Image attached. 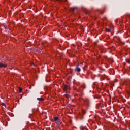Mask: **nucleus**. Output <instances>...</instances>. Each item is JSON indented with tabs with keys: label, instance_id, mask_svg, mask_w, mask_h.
Masks as SVG:
<instances>
[{
	"label": "nucleus",
	"instance_id": "obj_1",
	"mask_svg": "<svg viewBox=\"0 0 130 130\" xmlns=\"http://www.w3.org/2000/svg\"><path fill=\"white\" fill-rule=\"evenodd\" d=\"M54 121H55V123H57L58 126H59V125L60 124V123H61V121L59 120V118H58V117H55Z\"/></svg>",
	"mask_w": 130,
	"mask_h": 130
},
{
	"label": "nucleus",
	"instance_id": "obj_2",
	"mask_svg": "<svg viewBox=\"0 0 130 130\" xmlns=\"http://www.w3.org/2000/svg\"><path fill=\"white\" fill-rule=\"evenodd\" d=\"M84 105H85L86 107H88L90 105V101H89V99H85L84 100Z\"/></svg>",
	"mask_w": 130,
	"mask_h": 130
},
{
	"label": "nucleus",
	"instance_id": "obj_3",
	"mask_svg": "<svg viewBox=\"0 0 130 130\" xmlns=\"http://www.w3.org/2000/svg\"><path fill=\"white\" fill-rule=\"evenodd\" d=\"M81 71V68L79 67V65L76 66V68H75V72H77L78 73H79V72Z\"/></svg>",
	"mask_w": 130,
	"mask_h": 130
},
{
	"label": "nucleus",
	"instance_id": "obj_4",
	"mask_svg": "<svg viewBox=\"0 0 130 130\" xmlns=\"http://www.w3.org/2000/svg\"><path fill=\"white\" fill-rule=\"evenodd\" d=\"M63 90L64 91H67V90H69V86H68V85H64L63 87Z\"/></svg>",
	"mask_w": 130,
	"mask_h": 130
},
{
	"label": "nucleus",
	"instance_id": "obj_5",
	"mask_svg": "<svg viewBox=\"0 0 130 130\" xmlns=\"http://www.w3.org/2000/svg\"><path fill=\"white\" fill-rule=\"evenodd\" d=\"M7 65H5L3 63H0V68H7Z\"/></svg>",
	"mask_w": 130,
	"mask_h": 130
},
{
	"label": "nucleus",
	"instance_id": "obj_6",
	"mask_svg": "<svg viewBox=\"0 0 130 130\" xmlns=\"http://www.w3.org/2000/svg\"><path fill=\"white\" fill-rule=\"evenodd\" d=\"M37 100H38V101H43V100H44V99L42 98H38Z\"/></svg>",
	"mask_w": 130,
	"mask_h": 130
},
{
	"label": "nucleus",
	"instance_id": "obj_7",
	"mask_svg": "<svg viewBox=\"0 0 130 130\" xmlns=\"http://www.w3.org/2000/svg\"><path fill=\"white\" fill-rule=\"evenodd\" d=\"M75 10H76V7H72L71 8V12H75Z\"/></svg>",
	"mask_w": 130,
	"mask_h": 130
},
{
	"label": "nucleus",
	"instance_id": "obj_8",
	"mask_svg": "<svg viewBox=\"0 0 130 130\" xmlns=\"http://www.w3.org/2000/svg\"><path fill=\"white\" fill-rule=\"evenodd\" d=\"M106 31L108 33H110V32H111V30H110V29H108V28H106Z\"/></svg>",
	"mask_w": 130,
	"mask_h": 130
},
{
	"label": "nucleus",
	"instance_id": "obj_9",
	"mask_svg": "<svg viewBox=\"0 0 130 130\" xmlns=\"http://www.w3.org/2000/svg\"><path fill=\"white\" fill-rule=\"evenodd\" d=\"M65 97H67V98H69L70 97V95H69V94H66Z\"/></svg>",
	"mask_w": 130,
	"mask_h": 130
},
{
	"label": "nucleus",
	"instance_id": "obj_10",
	"mask_svg": "<svg viewBox=\"0 0 130 130\" xmlns=\"http://www.w3.org/2000/svg\"><path fill=\"white\" fill-rule=\"evenodd\" d=\"M19 93H21L22 92V88L21 87H19Z\"/></svg>",
	"mask_w": 130,
	"mask_h": 130
},
{
	"label": "nucleus",
	"instance_id": "obj_11",
	"mask_svg": "<svg viewBox=\"0 0 130 130\" xmlns=\"http://www.w3.org/2000/svg\"><path fill=\"white\" fill-rule=\"evenodd\" d=\"M3 26L5 29H7V25H3Z\"/></svg>",
	"mask_w": 130,
	"mask_h": 130
},
{
	"label": "nucleus",
	"instance_id": "obj_12",
	"mask_svg": "<svg viewBox=\"0 0 130 130\" xmlns=\"http://www.w3.org/2000/svg\"><path fill=\"white\" fill-rule=\"evenodd\" d=\"M127 62H128V63H130V59H127Z\"/></svg>",
	"mask_w": 130,
	"mask_h": 130
},
{
	"label": "nucleus",
	"instance_id": "obj_13",
	"mask_svg": "<svg viewBox=\"0 0 130 130\" xmlns=\"http://www.w3.org/2000/svg\"><path fill=\"white\" fill-rule=\"evenodd\" d=\"M2 105L3 106H4L5 107H6V104L5 103H3Z\"/></svg>",
	"mask_w": 130,
	"mask_h": 130
},
{
	"label": "nucleus",
	"instance_id": "obj_14",
	"mask_svg": "<svg viewBox=\"0 0 130 130\" xmlns=\"http://www.w3.org/2000/svg\"><path fill=\"white\" fill-rule=\"evenodd\" d=\"M83 114H85V113H86V111H83Z\"/></svg>",
	"mask_w": 130,
	"mask_h": 130
},
{
	"label": "nucleus",
	"instance_id": "obj_15",
	"mask_svg": "<svg viewBox=\"0 0 130 130\" xmlns=\"http://www.w3.org/2000/svg\"><path fill=\"white\" fill-rule=\"evenodd\" d=\"M29 89H31V87H30Z\"/></svg>",
	"mask_w": 130,
	"mask_h": 130
}]
</instances>
